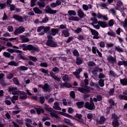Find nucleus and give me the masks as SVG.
Instances as JSON below:
<instances>
[{"instance_id": "1", "label": "nucleus", "mask_w": 127, "mask_h": 127, "mask_svg": "<svg viewBox=\"0 0 127 127\" xmlns=\"http://www.w3.org/2000/svg\"><path fill=\"white\" fill-rule=\"evenodd\" d=\"M19 47H20V49L22 48V50H23V51H30V53L31 54H34L35 52H40V49H39V48L34 47V46L32 45V44H20L19 45Z\"/></svg>"}, {"instance_id": "2", "label": "nucleus", "mask_w": 127, "mask_h": 127, "mask_svg": "<svg viewBox=\"0 0 127 127\" xmlns=\"http://www.w3.org/2000/svg\"><path fill=\"white\" fill-rule=\"evenodd\" d=\"M91 89L93 90V88L87 86L86 88L78 87L77 90H78L80 93H82V94H89V93L91 92Z\"/></svg>"}, {"instance_id": "3", "label": "nucleus", "mask_w": 127, "mask_h": 127, "mask_svg": "<svg viewBox=\"0 0 127 127\" xmlns=\"http://www.w3.org/2000/svg\"><path fill=\"white\" fill-rule=\"evenodd\" d=\"M84 107L87 110H89L90 111H93V110L95 109L96 106H95V104L93 102H92V103H91L89 102H86L84 104Z\"/></svg>"}, {"instance_id": "4", "label": "nucleus", "mask_w": 127, "mask_h": 127, "mask_svg": "<svg viewBox=\"0 0 127 127\" xmlns=\"http://www.w3.org/2000/svg\"><path fill=\"white\" fill-rule=\"evenodd\" d=\"M25 31V28L23 27V26H21L18 28L15 29L14 31V35H18V34H21V33H23Z\"/></svg>"}, {"instance_id": "5", "label": "nucleus", "mask_w": 127, "mask_h": 127, "mask_svg": "<svg viewBox=\"0 0 127 127\" xmlns=\"http://www.w3.org/2000/svg\"><path fill=\"white\" fill-rule=\"evenodd\" d=\"M46 8L44 9V11L47 12V13H49L50 14H55V13H57V10L52 9L49 5L46 6Z\"/></svg>"}, {"instance_id": "6", "label": "nucleus", "mask_w": 127, "mask_h": 127, "mask_svg": "<svg viewBox=\"0 0 127 127\" xmlns=\"http://www.w3.org/2000/svg\"><path fill=\"white\" fill-rule=\"evenodd\" d=\"M38 87H39V88H42V89H43V90H44L46 92H49L50 90H51V88H50V85L48 83H45L44 85L42 84H39L38 85Z\"/></svg>"}, {"instance_id": "7", "label": "nucleus", "mask_w": 127, "mask_h": 127, "mask_svg": "<svg viewBox=\"0 0 127 127\" xmlns=\"http://www.w3.org/2000/svg\"><path fill=\"white\" fill-rule=\"evenodd\" d=\"M90 30L91 31L92 35H94L93 37V39H99L101 38V37L99 36L98 31L93 29H90Z\"/></svg>"}, {"instance_id": "8", "label": "nucleus", "mask_w": 127, "mask_h": 127, "mask_svg": "<svg viewBox=\"0 0 127 127\" xmlns=\"http://www.w3.org/2000/svg\"><path fill=\"white\" fill-rule=\"evenodd\" d=\"M46 44L47 46H49V47H57L58 46L57 43L53 40H47Z\"/></svg>"}, {"instance_id": "9", "label": "nucleus", "mask_w": 127, "mask_h": 127, "mask_svg": "<svg viewBox=\"0 0 127 127\" xmlns=\"http://www.w3.org/2000/svg\"><path fill=\"white\" fill-rule=\"evenodd\" d=\"M19 99L20 100H26L27 99V93L24 91H20L19 92Z\"/></svg>"}, {"instance_id": "10", "label": "nucleus", "mask_w": 127, "mask_h": 127, "mask_svg": "<svg viewBox=\"0 0 127 127\" xmlns=\"http://www.w3.org/2000/svg\"><path fill=\"white\" fill-rule=\"evenodd\" d=\"M19 38L21 40V43H27L29 42V38L26 37L25 35H20Z\"/></svg>"}, {"instance_id": "11", "label": "nucleus", "mask_w": 127, "mask_h": 127, "mask_svg": "<svg viewBox=\"0 0 127 127\" xmlns=\"http://www.w3.org/2000/svg\"><path fill=\"white\" fill-rule=\"evenodd\" d=\"M103 72V68L95 66L93 70L92 71V74L93 75H97V72Z\"/></svg>"}, {"instance_id": "12", "label": "nucleus", "mask_w": 127, "mask_h": 127, "mask_svg": "<svg viewBox=\"0 0 127 127\" xmlns=\"http://www.w3.org/2000/svg\"><path fill=\"white\" fill-rule=\"evenodd\" d=\"M107 60L110 63H111V64H115V63H116L117 62V59L112 56H109L107 57Z\"/></svg>"}, {"instance_id": "13", "label": "nucleus", "mask_w": 127, "mask_h": 127, "mask_svg": "<svg viewBox=\"0 0 127 127\" xmlns=\"http://www.w3.org/2000/svg\"><path fill=\"white\" fill-rule=\"evenodd\" d=\"M13 18L14 19H16L19 22H24V20H23V17L22 16L19 15H14L13 16Z\"/></svg>"}, {"instance_id": "14", "label": "nucleus", "mask_w": 127, "mask_h": 127, "mask_svg": "<svg viewBox=\"0 0 127 127\" xmlns=\"http://www.w3.org/2000/svg\"><path fill=\"white\" fill-rule=\"evenodd\" d=\"M123 95H120L119 96L120 100H125L127 101V90H125L123 92Z\"/></svg>"}, {"instance_id": "15", "label": "nucleus", "mask_w": 127, "mask_h": 127, "mask_svg": "<svg viewBox=\"0 0 127 127\" xmlns=\"http://www.w3.org/2000/svg\"><path fill=\"white\" fill-rule=\"evenodd\" d=\"M63 121L64 122V124L66 125H68L70 127H73L75 125V123H72L71 120L68 119L64 118Z\"/></svg>"}, {"instance_id": "16", "label": "nucleus", "mask_w": 127, "mask_h": 127, "mask_svg": "<svg viewBox=\"0 0 127 127\" xmlns=\"http://www.w3.org/2000/svg\"><path fill=\"white\" fill-rule=\"evenodd\" d=\"M77 15L80 17V18H84L86 15L84 13V12L82 11V9L80 8L77 10Z\"/></svg>"}, {"instance_id": "17", "label": "nucleus", "mask_w": 127, "mask_h": 127, "mask_svg": "<svg viewBox=\"0 0 127 127\" xmlns=\"http://www.w3.org/2000/svg\"><path fill=\"white\" fill-rule=\"evenodd\" d=\"M76 105L78 109H82L85 107V102L84 101H78L76 102Z\"/></svg>"}, {"instance_id": "18", "label": "nucleus", "mask_w": 127, "mask_h": 127, "mask_svg": "<svg viewBox=\"0 0 127 127\" xmlns=\"http://www.w3.org/2000/svg\"><path fill=\"white\" fill-rule=\"evenodd\" d=\"M98 24L100 26H101V27H102V28H106V27H108V24H107V22H106L99 21Z\"/></svg>"}, {"instance_id": "19", "label": "nucleus", "mask_w": 127, "mask_h": 127, "mask_svg": "<svg viewBox=\"0 0 127 127\" xmlns=\"http://www.w3.org/2000/svg\"><path fill=\"white\" fill-rule=\"evenodd\" d=\"M91 15L92 16H94V17H97V18H98V19H101L103 18V15L101 14L100 12H98V13L97 14V13L93 12L91 14Z\"/></svg>"}, {"instance_id": "20", "label": "nucleus", "mask_w": 127, "mask_h": 127, "mask_svg": "<svg viewBox=\"0 0 127 127\" xmlns=\"http://www.w3.org/2000/svg\"><path fill=\"white\" fill-rule=\"evenodd\" d=\"M33 10L36 14H42L43 13L42 11L37 7H34Z\"/></svg>"}, {"instance_id": "21", "label": "nucleus", "mask_w": 127, "mask_h": 127, "mask_svg": "<svg viewBox=\"0 0 127 127\" xmlns=\"http://www.w3.org/2000/svg\"><path fill=\"white\" fill-rule=\"evenodd\" d=\"M59 31V29L58 28H52L51 29V35H52L53 36H55L56 34L58 33V32Z\"/></svg>"}, {"instance_id": "22", "label": "nucleus", "mask_w": 127, "mask_h": 127, "mask_svg": "<svg viewBox=\"0 0 127 127\" xmlns=\"http://www.w3.org/2000/svg\"><path fill=\"white\" fill-rule=\"evenodd\" d=\"M82 71H83V69L80 67L78 69H76L75 71L73 72V75H74V76H76L77 77V76H78L79 74H80Z\"/></svg>"}, {"instance_id": "23", "label": "nucleus", "mask_w": 127, "mask_h": 127, "mask_svg": "<svg viewBox=\"0 0 127 127\" xmlns=\"http://www.w3.org/2000/svg\"><path fill=\"white\" fill-rule=\"evenodd\" d=\"M68 20H72V21H79L80 18L77 16H70L68 18Z\"/></svg>"}, {"instance_id": "24", "label": "nucleus", "mask_w": 127, "mask_h": 127, "mask_svg": "<svg viewBox=\"0 0 127 127\" xmlns=\"http://www.w3.org/2000/svg\"><path fill=\"white\" fill-rule=\"evenodd\" d=\"M67 13L69 16H76L77 15L76 11L73 10H68Z\"/></svg>"}, {"instance_id": "25", "label": "nucleus", "mask_w": 127, "mask_h": 127, "mask_svg": "<svg viewBox=\"0 0 127 127\" xmlns=\"http://www.w3.org/2000/svg\"><path fill=\"white\" fill-rule=\"evenodd\" d=\"M112 125L113 127H120V122H119V120H113Z\"/></svg>"}, {"instance_id": "26", "label": "nucleus", "mask_w": 127, "mask_h": 127, "mask_svg": "<svg viewBox=\"0 0 127 127\" xmlns=\"http://www.w3.org/2000/svg\"><path fill=\"white\" fill-rule=\"evenodd\" d=\"M35 110H36V111L37 112V115H41V113L44 114L45 112L44 110L40 108H36Z\"/></svg>"}, {"instance_id": "27", "label": "nucleus", "mask_w": 127, "mask_h": 127, "mask_svg": "<svg viewBox=\"0 0 127 127\" xmlns=\"http://www.w3.org/2000/svg\"><path fill=\"white\" fill-rule=\"evenodd\" d=\"M106 118H105V117H104V116H101L100 118V120H99L98 124H99V125H104V124H105V122H106Z\"/></svg>"}, {"instance_id": "28", "label": "nucleus", "mask_w": 127, "mask_h": 127, "mask_svg": "<svg viewBox=\"0 0 127 127\" xmlns=\"http://www.w3.org/2000/svg\"><path fill=\"white\" fill-rule=\"evenodd\" d=\"M120 83L123 86H127V78L120 79Z\"/></svg>"}, {"instance_id": "29", "label": "nucleus", "mask_w": 127, "mask_h": 127, "mask_svg": "<svg viewBox=\"0 0 127 127\" xmlns=\"http://www.w3.org/2000/svg\"><path fill=\"white\" fill-rule=\"evenodd\" d=\"M37 4L39 7L42 8L45 7V5H46V4H45V2H44V1L37 2Z\"/></svg>"}, {"instance_id": "30", "label": "nucleus", "mask_w": 127, "mask_h": 127, "mask_svg": "<svg viewBox=\"0 0 127 127\" xmlns=\"http://www.w3.org/2000/svg\"><path fill=\"white\" fill-rule=\"evenodd\" d=\"M82 63H83V60L82 59V58H76V64H77V65H81Z\"/></svg>"}, {"instance_id": "31", "label": "nucleus", "mask_w": 127, "mask_h": 127, "mask_svg": "<svg viewBox=\"0 0 127 127\" xmlns=\"http://www.w3.org/2000/svg\"><path fill=\"white\" fill-rule=\"evenodd\" d=\"M62 33L64 34V37H69L70 36V33H69V31L68 30H63Z\"/></svg>"}, {"instance_id": "32", "label": "nucleus", "mask_w": 127, "mask_h": 127, "mask_svg": "<svg viewBox=\"0 0 127 127\" xmlns=\"http://www.w3.org/2000/svg\"><path fill=\"white\" fill-rule=\"evenodd\" d=\"M8 65H9V66H15V67H17V66H18V64L14 61H11L8 63Z\"/></svg>"}, {"instance_id": "33", "label": "nucleus", "mask_w": 127, "mask_h": 127, "mask_svg": "<svg viewBox=\"0 0 127 127\" xmlns=\"http://www.w3.org/2000/svg\"><path fill=\"white\" fill-rule=\"evenodd\" d=\"M105 80L103 79H100L98 81V84L100 87H104L105 86V83H104Z\"/></svg>"}, {"instance_id": "34", "label": "nucleus", "mask_w": 127, "mask_h": 127, "mask_svg": "<svg viewBox=\"0 0 127 127\" xmlns=\"http://www.w3.org/2000/svg\"><path fill=\"white\" fill-rule=\"evenodd\" d=\"M46 107H44V109L46 110V111H47V112H50L51 113H52L53 111H54V109L53 108H51V107H48L49 106L46 105Z\"/></svg>"}, {"instance_id": "35", "label": "nucleus", "mask_w": 127, "mask_h": 127, "mask_svg": "<svg viewBox=\"0 0 127 127\" xmlns=\"http://www.w3.org/2000/svg\"><path fill=\"white\" fill-rule=\"evenodd\" d=\"M108 35L111 36L112 37H116V33L114 31H109L107 33Z\"/></svg>"}, {"instance_id": "36", "label": "nucleus", "mask_w": 127, "mask_h": 127, "mask_svg": "<svg viewBox=\"0 0 127 127\" xmlns=\"http://www.w3.org/2000/svg\"><path fill=\"white\" fill-rule=\"evenodd\" d=\"M14 91H17V88L16 87H8V92H13Z\"/></svg>"}, {"instance_id": "37", "label": "nucleus", "mask_w": 127, "mask_h": 127, "mask_svg": "<svg viewBox=\"0 0 127 127\" xmlns=\"http://www.w3.org/2000/svg\"><path fill=\"white\" fill-rule=\"evenodd\" d=\"M112 119H113L114 121H119V116L116 114H112Z\"/></svg>"}, {"instance_id": "38", "label": "nucleus", "mask_w": 127, "mask_h": 127, "mask_svg": "<svg viewBox=\"0 0 127 127\" xmlns=\"http://www.w3.org/2000/svg\"><path fill=\"white\" fill-rule=\"evenodd\" d=\"M29 59H30V60H32L33 62H37V58H36L35 57L29 56Z\"/></svg>"}, {"instance_id": "39", "label": "nucleus", "mask_w": 127, "mask_h": 127, "mask_svg": "<svg viewBox=\"0 0 127 127\" xmlns=\"http://www.w3.org/2000/svg\"><path fill=\"white\" fill-rule=\"evenodd\" d=\"M69 95L70 97H71L72 99H75V98H76V94H75V91H70Z\"/></svg>"}, {"instance_id": "40", "label": "nucleus", "mask_w": 127, "mask_h": 127, "mask_svg": "<svg viewBox=\"0 0 127 127\" xmlns=\"http://www.w3.org/2000/svg\"><path fill=\"white\" fill-rule=\"evenodd\" d=\"M72 53L74 55V56H75V57L78 58L79 57V52L76 49L74 50L72 52Z\"/></svg>"}, {"instance_id": "41", "label": "nucleus", "mask_w": 127, "mask_h": 127, "mask_svg": "<svg viewBox=\"0 0 127 127\" xmlns=\"http://www.w3.org/2000/svg\"><path fill=\"white\" fill-rule=\"evenodd\" d=\"M13 82L15 85H20V83H19V81L16 77H15L13 79Z\"/></svg>"}, {"instance_id": "42", "label": "nucleus", "mask_w": 127, "mask_h": 127, "mask_svg": "<svg viewBox=\"0 0 127 127\" xmlns=\"http://www.w3.org/2000/svg\"><path fill=\"white\" fill-rule=\"evenodd\" d=\"M3 56L4 57H6V58H10V53L7 52H4L3 53Z\"/></svg>"}, {"instance_id": "43", "label": "nucleus", "mask_w": 127, "mask_h": 127, "mask_svg": "<svg viewBox=\"0 0 127 127\" xmlns=\"http://www.w3.org/2000/svg\"><path fill=\"white\" fill-rule=\"evenodd\" d=\"M18 56L22 60H25V61H27V60H28V59H27V58L24 57L23 56L21 55V54H19Z\"/></svg>"}, {"instance_id": "44", "label": "nucleus", "mask_w": 127, "mask_h": 127, "mask_svg": "<svg viewBox=\"0 0 127 127\" xmlns=\"http://www.w3.org/2000/svg\"><path fill=\"white\" fill-rule=\"evenodd\" d=\"M0 7L1 9H4L6 7V3H0Z\"/></svg>"}, {"instance_id": "45", "label": "nucleus", "mask_w": 127, "mask_h": 127, "mask_svg": "<svg viewBox=\"0 0 127 127\" xmlns=\"http://www.w3.org/2000/svg\"><path fill=\"white\" fill-rule=\"evenodd\" d=\"M63 80L64 82L68 81V80H69V76H68L67 74H65L64 76H63Z\"/></svg>"}, {"instance_id": "46", "label": "nucleus", "mask_w": 127, "mask_h": 127, "mask_svg": "<svg viewBox=\"0 0 127 127\" xmlns=\"http://www.w3.org/2000/svg\"><path fill=\"white\" fill-rule=\"evenodd\" d=\"M40 104H42V105H43V104L45 103V98H44V97L41 96L40 97Z\"/></svg>"}, {"instance_id": "47", "label": "nucleus", "mask_w": 127, "mask_h": 127, "mask_svg": "<svg viewBox=\"0 0 127 127\" xmlns=\"http://www.w3.org/2000/svg\"><path fill=\"white\" fill-rule=\"evenodd\" d=\"M50 115L52 118H56V119H59V116L55 113H50Z\"/></svg>"}, {"instance_id": "48", "label": "nucleus", "mask_w": 127, "mask_h": 127, "mask_svg": "<svg viewBox=\"0 0 127 127\" xmlns=\"http://www.w3.org/2000/svg\"><path fill=\"white\" fill-rule=\"evenodd\" d=\"M88 66H90L91 67H94L96 66V63L94 62H89L88 63Z\"/></svg>"}, {"instance_id": "49", "label": "nucleus", "mask_w": 127, "mask_h": 127, "mask_svg": "<svg viewBox=\"0 0 127 127\" xmlns=\"http://www.w3.org/2000/svg\"><path fill=\"white\" fill-rule=\"evenodd\" d=\"M20 70H21V71H26L28 70V67L23 65H21L20 66Z\"/></svg>"}, {"instance_id": "50", "label": "nucleus", "mask_w": 127, "mask_h": 127, "mask_svg": "<svg viewBox=\"0 0 127 127\" xmlns=\"http://www.w3.org/2000/svg\"><path fill=\"white\" fill-rule=\"evenodd\" d=\"M90 20H91V21H93L94 23H95V24H97V23L99 22V21H98V19H97V18H96V17L91 18Z\"/></svg>"}, {"instance_id": "51", "label": "nucleus", "mask_w": 127, "mask_h": 127, "mask_svg": "<svg viewBox=\"0 0 127 127\" xmlns=\"http://www.w3.org/2000/svg\"><path fill=\"white\" fill-rule=\"evenodd\" d=\"M40 67H44L45 68H47L48 67V64L46 63H41L40 64Z\"/></svg>"}, {"instance_id": "52", "label": "nucleus", "mask_w": 127, "mask_h": 127, "mask_svg": "<svg viewBox=\"0 0 127 127\" xmlns=\"http://www.w3.org/2000/svg\"><path fill=\"white\" fill-rule=\"evenodd\" d=\"M49 19H48V17H46L43 18V19L42 20V22L41 23H47Z\"/></svg>"}, {"instance_id": "53", "label": "nucleus", "mask_w": 127, "mask_h": 127, "mask_svg": "<svg viewBox=\"0 0 127 127\" xmlns=\"http://www.w3.org/2000/svg\"><path fill=\"white\" fill-rule=\"evenodd\" d=\"M115 50H117L118 52H124L123 49L120 48V46L118 47L115 46Z\"/></svg>"}, {"instance_id": "54", "label": "nucleus", "mask_w": 127, "mask_h": 127, "mask_svg": "<svg viewBox=\"0 0 127 127\" xmlns=\"http://www.w3.org/2000/svg\"><path fill=\"white\" fill-rule=\"evenodd\" d=\"M106 48H107L108 49H109V48H111L112 47H114V43H107L106 44Z\"/></svg>"}, {"instance_id": "55", "label": "nucleus", "mask_w": 127, "mask_h": 127, "mask_svg": "<svg viewBox=\"0 0 127 127\" xmlns=\"http://www.w3.org/2000/svg\"><path fill=\"white\" fill-rule=\"evenodd\" d=\"M105 45L106 44H105V42H104V41H101L99 42V46L101 48H104Z\"/></svg>"}, {"instance_id": "56", "label": "nucleus", "mask_w": 127, "mask_h": 127, "mask_svg": "<svg viewBox=\"0 0 127 127\" xmlns=\"http://www.w3.org/2000/svg\"><path fill=\"white\" fill-rule=\"evenodd\" d=\"M108 103H109L111 107L112 106H115V101H114V100L112 99H110L108 101Z\"/></svg>"}, {"instance_id": "57", "label": "nucleus", "mask_w": 127, "mask_h": 127, "mask_svg": "<svg viewBox=\"0 0 127 127\" xmlns=\"http://www.w3.org/2000/svg\"><path fill=\"white\" fill-rule=\"evenodd\" d=\"M93 117H94V116L92 113H88L87 115V118L88 120H92V119H93Z\"/></svg>"}, {"instance_id": "58", "label": "nucleus", "mask_w": 127, "mask_h": 127, "mask_svg": "<svg viewBox=\"0 0 127 127\" xmlns=\"http://www.w3.org/2000/svg\"><path fill=\"white\" fill-rule=\"evenodd\" d=\"M74 118H75L76 119H78V120H81V119L82 118V114H79L77 113L74 116Z\"/></svg>"}, {"instance_id": "59", "label": "nucleus", "mask_w": 127, "mask_h": 127, "mask_svg": "<svg viewBox=\"0 0 127 127\" xmlns=\"http://www.w3.org/2000/svg\"><path fill=\"white\" fill-rule=\"evenodd\" d=\"M74 38V37H72V36H70V37H69L68 38V39L66 40V43H70V42L72 41V40H73Z\"/></svg>"}, {"instance_id": "60", "label": "nucleus", "mask_w": 127, "mask_h": 127, "mask_svg": "<svg viewBox=\"0 0 127 127\" xmlns=\"http://www.w3.org/2000/svg\"><path fill=\"white\" fill-rule=\"evenodd\" d=\"M114 93H115V88H111L109 92V95H111V96H113Z\"/></svg>"}, {"instance_id": "61", "label": "nucleus", "mask_w": 127, "mask_h": 127, "mask_svg": "<svg viewBox=\"0 0 127 127\" xmlns=\"http://www.w3.org/2000/svg\"><path fill=\"white\" fill-rule=\"evenodd\" d=\"M108 24H109V26H110V27L113 26L114 24H115V23L114 22V20L111 19L109 21Z\"/></svg>"}, {"instance_id": "62", "label": "nucleus", "mask_w": 127, "mask_h": 127, "mask_svg": "<svg viewBox=\"0 0 127 127\" xmlns=\"http://www.w3.org/2000/svg\"><path fill=\"white\" fill-rule=\"evenodd\" d=\"M48 40H52V39H53V37H52V36H51V34H50V32H48Z\"/></svg>"}, {"instance_id": "63", "label": "nucleus", "mask_w": 127, "mask_h": 127, "mask_svg": "<svg viewBox=\"0 0 127 127\" xmlns=\"http://www.w3.org/2000/svg\"><path fill=\"white\" fill-rule=\"evenodd\" d=\"M44 31L45 33H47L48 31H50V27H44Z\"/></svg>"}, {"instance_id": "64", "label": "nucleus", "mask_w": 127, "mask_h": 127, "mask_svg": "<svg viewBox=\"0 0 127 127\" xmlns=\"http://www.w3.org/2000/svg\"><path fill=\"white\" fill-rule=\"evenodd\" d=\"M68 114H73L74 113V109L71 107H69L68 109Z\"/></svg>"}]
</instances>
